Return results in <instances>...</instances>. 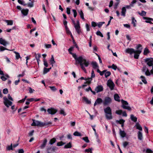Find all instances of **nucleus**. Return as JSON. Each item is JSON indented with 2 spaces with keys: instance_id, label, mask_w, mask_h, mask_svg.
I'll list each match as a JSON object with an SVG mask.
<instances>
[{
  "instance_id": "nucleus-1",
  "label": "nucleus",
  "mask_w": 153,
  "mask_h": 153,
  "mask_svg": "<svg viewBox=\"0 0 153 153\" xmlns=\"http://www.w3.org/2000/svg\"><path fill=\"white\" fill-rule=\"evenodd\" d=\"M142 45L139 44L136 46V49L137 50H135L132 48H127L125 50V51L126 53L131 55L134 53V57L135 59H137L139 58L140 54L142 52Z\"/></svg>"
},
{
  "instance_id": "nucleus-2",
  "label": "nucleus",
  "mask_w": 153,
  "mask_h": 153,
  "mask_svg": "<svg viewBox=\"0 0 153 153\" xmlns=\"http://www.w3.org/2000/svg\"><path fill=\"white\" fill-rule=\"evenodd\" d=\"M76 62L79 64L81 68L85 72H86V70L85 67H87L90 64L89 61L84 58L82 56L77 57L75 59Z\"/></svg>"
},
{
  "instance_id": "nucleus-3",
  "label": "nucleus",
  "mask_w": 153,
  "mask_h": 153,
  "mask_svg": "<svg viewBox=\"0 0 153 153\" xmlns=\"http://www.w3.org/2000/svg\"><path fill=\"white\" fill-rule=\"evenodd\" d=\"M105 116L107 119L111 120L112 119L111 109L109 107H107L104 109Z\"/></svg>"
},
{
  "instance_id": "nucleus-4",
  "label": "nucleus",
  "mask_w": 153,
  "mask_h": 153,
  "mask_svg": "<svg viewBox=\"0 0 153 153\" xmlns=\"http://www.w3.org/2000/svg\"><path fill=\"white\" fill-rule=\"evenodd\" d=\"M145 62L149 67L152 66V69L151 70L152 74H153V59L152 58H147L144 59Z\"/></svg>"
},
{
  "instance_id": "nucleus-5",
  "label": "nucleus",
  "mask_w": 153,
  "mask_h": 153,
  "mask_svg": "<svg viewBox=\"0 0 153 153\" xmlns=\"http://www.w3.org/2000/svg\"><path fill=\"white\" fill-rule=\"evenodd\" d=\"M121 102L122 104V107L123 108L127 109L129 111L131 110V108L128 106V103L126 101L122 100Z\"/></svg>"
},
{
  "instance_id": "nucleus-6",
  "label": "nucleus",
  "mask_w": 153,
  "mask_h": 153,
  "mask_svg": "<svg viewBox=\"0 0 153 153\" xmlns=\"http://www.w3.org/2000/svg\"><path fill=\"white\" fill-rule=\"evenodd\" d=\"M33 122L31 125L32 126H38L41 127H43V122L34 119L32 120Z\"/></svg>"
},
{
  "instance_id": "nucleus-7",
  "label": "nucleus",
  "mask_w": 153,
  "mask_h": 153,
  "mask_svg": "<svg viewBox=\"0 0 153 153\" xmlns=\"http://www.w3.org/2000/svg\"><path fill=\"white\" fill-rule=\"evenodd\" d=\"M107 84L111 90H113L114 89L115 84L111 79H109L108 81Z\"/></svg>"
},
{
  "instance_id": "nucleus-8",
  "label": "nucleus",
  "mask_w": 153,
  "mask_h": 153,
  "mask_svg": "<svg viewBox=\"0 0 153 153\" xmlns=\"http://www.w3.org/2000/svg\"><path fill=\"white\" fill-rule=\"evenodd\" d=\"M3 99L4 100V103L7 107L8 108L12 105V102L9 100L6 97H4Z\"/></svg>"
},
{
  "instance_id": "nucleus-9",
  "label": "nucleus",
  "mask_w": 153,
  "mask_h": 153,
  "mask_svg": "<svg viewBox=\"0 0 153 153\" xmlns=\"http://www.w3.org/2000/svg\"><path fill=\"white\" fill-rule=\"evenodd\" d=\"M142 70V72H144L145 75L146 76H150L152 74L151 71H149L148 68L146 66H144Z\"/></svg>"
},
{
  "instance_id": "nucleus-10",
  "label": "nucleus",
  "mask_w": 153,
  "mask_h": 153,
  "mask_svg": "<svg viewBox=\"0 0 153 153\" xmlns=\"http://www.w3.org/2000/svg\"><path fill=\"white\" fill-rule=\"evenodd\" d=\"M74 27L77 33L78 34H80V33L81 32V31L80 29V27L79 21L77 20V25H75Z\"/></svg>"
},
{
  "instance_id": "nucleus-11",
  "label": "nucleus",
  "mask_w": 153,
  "mask_h": 153,
  "mask_svg": "<svg viewBox=\"0 0 153 153\" xmlns=\"http://www.w3.org/2000/svg\"><path fill=\"white\" fill-rule=\"evenodd\" d=\"M111 99L108 97H106L105 98L103 104L104 105H107L111 103Z\"/></svg>"
},
{
  "instance_id": "nucleus-12",
  "label": "nucleus",
  "mask_w": 153,
  "mask_h": 153,
  "mask_svg": "<svg viewBox=\"0 0 153 153\" xmlns=\"http://www.w3.org/2000/svg\"><path fill=\"white\" fill-rule=\"evenodd\" d=\"M57 149L56 147H49L47 149V153H52Z\"/></svg>"
},
{
  "instance_id": "nucleus-13",
  "label": "nucleus",
  "mask_w": 153,
  "mask_h": 153,
  "mask_svg": "<svg viewBox=\"0 0 153 153\" xmlns=\"http://www.w3.org/2000/svg\"><path fill=\"white\" fill-rule=\"evenodd\" d=\"M74 48V47H71L68 49V51L69 53L72 55L73 57L74 58V59L75 60L76 59L77 57L76 55V53H73L72 52H71V51L73 50Z\"/></svg>"
},
{
  "instance_id": "nucleus-14",
  "label": "nucleus",
  "mask_w": 153,
  "mask_h": 153,
  "mask_svg": "<svg viewBox=\"0 0 153 153\" xmlns=\"http://www.w3.org/2000/svg\"><path fill=\"white\" fill-rule=\"evenodd\" d=\"M47 111L49 114H53L56 112L57 110L54 108H48L47 110Z\"/></svg>"
},
{
  "instance_id": "nucleus-15",
  "label": "nucleus",
  "mask_w": 153,
  "mask_h": 153,
  "mask_svg": "<svg viewBox=\"0 0 153 153\" xmlns=\"http://www.w3.org/2000/svg\"><path fill=\"white\" fill-rule=\"evenodd\" d=\"M143 19L144 20H146L145 22L147 23H149L150 24H152L153 23L151 22L153 20V19L152 18L143 17Z\"/></svg>"
},
{
  "instance_id": "nucleus-16",
  "label": "nucleus",
  "mask_w": 153,
  "mask_h": 153,
  "mask_svg": "<svg viewBox=\"0 0 153 153\" xmlns=\"http://www.w3.org/2000/svg\"><path fill=\"white\" fill-rule=\"evenodd\" d=\"M0 44L4 46L9 44V43L2 38H0Z\"/></svg>"
},
{
  "instance_id": "nucleus-17",
  "label": "nucleus",
  "mask_w": 153,
  "mask_h": 153,
  "mask_svg": "<svg viewBox=\"0 0 153 153\" xmlns=\"http://www.w3.org/2000/svg\"><path fill=\"white\" fill-rule=\"evenodd\" d=\"M103 90V87L102 85H98L95 89V90L97 93Z\"/></svg>"
},
{
  "instance_id": "nucleus-18",
  "label": "nucleus",
  "mask_w": 153,
  "mask_h": 153,
  "mask_svg": "<svg viewBox=\"0 0 153 153\" xmlns=\"http://www.w3.org/2000/svg\"><path fill=\"white\" fill-rule=\"evenodd\" d=\"M102 100L100 98H98L95 101L94 106H95L99 104L102 102Z\"/></svg>"
},
{
  "instance_id": "nucleus-19",
  "label": "nucleus",
  "mask_w": 153,
  "mask_h": 153,
  "mask_svg": "<svg viewBox=\"0 0 153 153\" xmlns=\"http://www.w3.org/2000/svg\"><path fill=\"white\" fill-rule=\"evenodd\" d=\"M125 121L123 119H120L119 120H116V123H119L121 124V126L122 127H123L124 126V123Z\"/></svg>"
},
{
  "instance_id": "nucleus-20",
  "label": "nucleus",
  "mask_w": 153,
  "mask_h": 153,
  "mask_svg": "<svg viewBox=\"0 0 153 153\" xmlns=\"http://www.w3.org/2000/svg\"><path fill=\"white\" fill-rule=\"evenodd\" d=\"M120 134L122 138L126 137V133L124 131H122L121 129H120Z\"/></svg>"
},
{
  "instance_id": "nucleus-21",
  "label": "nucleus",
  "mask_w": 153,
  "mask_h": 153,
  "mask_svg": "<svg viewBox=\"0 0 153 153\" xmlns=\"http://www.w3.org/2000/svg\"><path fill=\"white\" fill-rule=\"evenodd\" d=\"M47 142V140L46 139H45L43 140L42 143L40 147L41 149H43L45 147Z\"/></svg>"
},
{
  "instance_id": "nucleus-22",
  "label": "nucleus",
  "mask_w": 153,
  "mask_h": 153,
  "mask_svg": "<svg viewBox=\"0 0 153 153\" xmlns=\"http://www.w3.org/2000/svg\"><path fill=\"white\" fill-rule=\"evenodd\" d=\"M137 137L139 140H141L143 139L142 133L140 131H139L137 133Z\"/></svg>"
},
{
  "instance_id": "nucleus-23",
  "label": "nucleus",
  "mask_w": 153,
  "mask_h": 153,
  "mask_svg": "<svg viewBox=\"0 0 153 153\" xmlns=\"http://www.w3.org/2000/svg\"><path fill=\"white\" fill-rule=\"evenodd\" d=\"M21 13L24 16H27L29 10L28 9H22L21 10Z\"/></svg>"
},
{
  "instance_id": "nucleus-24",
  "label": "nucleus",
  "mask_w": 153,
  "mask_h": 153,
  "mask_svg": "<svg viewBox=\"0 0 153 153\" xmlns=\"http://www.w3.org/2000/svg\"><path fill=\"white\" fill-rule=\"evenodd\" d=\"M10 78L9 76L7 74L5 75L4 74V75H2L1 76V78L3 81H5L7 79V78Z\"/></svg>"
},
{
  "instance_id": "nucleus-25",
  "label": "nucleus",
  "mask_w": 153,
  "mask_h": 153,
  "mask_svg": "<svg viewBox=\"0 0 153 153\" xmlns=\"http://www.w3.org/2000/svg\"><path fill=\"white\" fill-rule=\"evenodd\" d=\"M114 99L115 101L120 102V97L117 94H115L114 95Z\"/></svg>"
},
{
  "instance_id": "nucleus-26",
  "label": "nucleus",
  "mask_w": 153,
  "mask_h": 153,
  "mask_svg": "<svg viewBox=\"0 0 153 153\" xmlns=\"http://www.w3.org/2000/svg\"><path fill=\"white\" fill-rule=\"evenodd\" d=\"M126 9L125 7H123L122 9L121 12V15L125 17L126 16Z\"/></svg>"
},
{
  "instance_id": "nucleus-27",
  "label": "nucleus",
  "mask_w": 153,
  "mask_h": 153,
  "mask_svg": "<svg viewBox=\"0 0 153 153\" xmlns=\"http://www.w3.org/2000/svg\"><path fill=\"white\" fill-rule=\"evenodd\" d=\"M92 67L94 69H96L98 68V66L97 63L96 62H92L91 63Z\"/></svg>"
},
{
  "instance_id": "nucleus-28",
  "label": "nucleus",
  "mask_w": 153,
  "mask_h": 153,
  "mask_svg": "<svg viewBox=\"0 0 153 153\" xmlns=\"http://www.w3.org/2000/svg\"><path fill=\"white\" fill-rule=\"evenodd\" d=\"M82 99L85 102L86 104H90L91 103V101L89 100L87 98L85 97H82Z\"/></svg>"
},
{
  "instance_id": "nucleus-29",
  "label": "nucleus",
  "mask_w": 153,
  "mask_h": 153,
  "mask_svg": "<svg viewBox=\"0 0 153 153\" xmlns=\"http://www.w3.org/2000/svg\"><path fill=\"white\" fill-rule=\"evenodd\" d=\"M135 126L136 127V128L139 130L140 131H142V128L139 123H136Z\"/></svg>"
},
{
  "instance_id": "nucleus-30",
  "label": "nucleus",
  "mask_w": 153,
  "mask_h": 153,
  "mask_svg": "<svg viewBox=\"0 0 153 153\" xmlns=\"http://www.w3.org/2000/svg\"><path fill=\"white\" fill-rule=\"evenodd\" d=\"M130 118L132 121L134 122H136L137 121V118L134 117L133 114H131V115Z\"/></svg>"
},
{
  "instance_id": "nucleus-31",
  "label": "nucleus",
  "mask_w": 153,
  "mask_h": 153,
  "mask_svg": "<svg viewBox=\"0 0 153 153\" xmlns=\"http://www.w3.org/2000/svg\"><path fill=\"white\" fill-rule=\"evenodd\" d=\"M137 13L140 16H146V13L145 11L143 10L142 11L141 13H140V12H137Z\"/></svg>"
},
{
  "instance_id": "nucleus-32",
  "label": "nucleus",
  "mask_w": 153,
  "mask_h": 153,
  "mask_svg": "<svg viewBox=\"0 0 153 153\" xmlns=\"http://www.w3.org/2000/svg\"><path fill=\"white\" fill-rule=\"evenodd\" d=\"M71 147V143L70 142L64 146V148L65 149L70 148Z\"/></svg>"
},
{
  "instance_id": "nucleus-33",
  "label": "nucleus",
  "mask_w": 153,
  "mask_h": 153,
  "mask_svg": "<svg viewBox=\"0 0 153 153\" xmlns=\"http://www.w3.org/2000/svg\"><path fill=\"white\" fill-rule=\"evenodd\" d=\"M150 53V51L148 48H146L144 50L143 54L144 55H147L148 53Z\"/></svg>"
},
{
  "instance_id": "nucleus-34",
  "label": "nucleus",
  "mask_w": 153,
  "mask_h": 153,
  "mask_svg": "<svg viewBox=\"0 0 153 153\" xmlns=\"http://www.w3.org/2000/svg\"><path fill=\"white\" fill-rule=\"evenodd\" d=\"M50 62L51 64L52 65V66H53V65L55 63V61H54V58L53 55L51 56V57L50 60Z\"/></svg>"
},
{
  "instance_id": "nucleus-35",
  "label": "nucleus",
  "mask_w": 153,
  "mask_h": 153,
  "mask_svg": "<svg viewBox=\"0 0 153 153\" xmlns=\"http://www.w3.org/2000/svg\"><path fill=\"white\" fill-rule=\"evenodd\" d=\"M140 78L141 79L142 81L144 83V84H147V82L145 76H140Z\"/></svg>"
},
{
  "instance_id": "nucleus-36",
  "label": "nucleus",
  "mask_w": 153,
  "mask_h": 153,
  "mask_svg": "<svg viewBox=\"0 0 153 153\" xmlns=\"http://www.w3.org/2000/svg\"><path fill=\"white\" fill-rule=\"evenodd\" d=\"M106 71V70H104L102 71H100L99 69H98L97 70V71L98 73H100V75L101 76H102L105 73Z\"/></svg>"
},
{
  "instance_id": "nucleus-37",
  "label": "nucleus",
  "mask_w": 153,
  "mask_h": 153,
  "mask_svg": "<svg viewBox=\"0 0 153 153\" xmlns=\"http://www.w3.org/2000/svg\"><path fill=\"white\" fill-rule=\"evenodd\" d=\"M108 67L109 68H112L114 70H116L117 68V66L114 65V64H113L111 66H108Z\"/></svg>"
},
{
  "instance_id": "nucleus-38",
  "label": "nucleus",
  "mask_w": 153,
  "mask_h": 153,
  "mask_svg": "<svg viewBox=\"0 0 153 153\" xmlns=\"http://www.w3.org/2000/svg\"><path fill=\"white\" fill-rule=\"evenodd\" d=\"M136 22V20L134 18V17H132V24H133V26L134 27H136V24L135 23Z\"/></svg>"
},
{
  "instance_id": "nucleus-39",
  "label": "nucleus",
  "mask_w": 153,
  "mask_h": 153,
  "mask_svg": "<svg viewBox=\"0 0 153 153\" xmlns=\"http://www.w3.org/2000/svg\"><path fill=\"white\" fill-rule=\"evenodd\" d=\"M79 14L80 15V17L83 20H85V19L84 17V14L82 10H81L79 12Z\"/></svg>"
},
{
  "instance_id": "nucleus-40",
  "label": "nucleus",
  "mask_w": 153,
  "mask_h": 153,
  "mask_svg": "<svg viewBox=\"0 0 153 153\" xmlns=\"http://www.w3.org/2000/svg\"><path fill=\"white\" fill-rule=\"evenodd\" d=\"M56 141V139L55 138H53L49 142V143L51 145H52Z\"/></svg>"
},
{
  "instance_id": "nucleus-41",
  "label": "nucleus",
  "mask_w": 153,
  "mask_h": 153,
  "mask_svg": "<svg viewBox=\"0 0 153 153\" xmlns=\"http://www.w3.org/2000/svg\"><path fill=\"white\" fill-rule=\"evenodd\" d=\"M73 135L75 136H82L81 134L80 133H79L77 131H76L74 133Z\"/></svg>"
},
{
  "instance_id": "nucleus-42",
  "label": "nucleus",
  "mask_w": 153,
  "mask_h": 153,
  "mask_svg": "<svg viewBox=\"0 0 153 153\" xmlns=\"http://www.w3.org/2000/svg\"><path fill=\"white\" fill-rule=\"evenodd\" d=\"M87 81L85 83H88L89 84L91 83V81L92 80V78L91 77L88 78H87Z\"/></svg>"
},
{
  "instance_id": "nucleus-43",
  "label": "nucleus",
  "mask_w": 153,
  "mask_h": 153,
  "mask_svg": "<svg viewBox=\"0 0 153 153\" xmlns=\"http://www.w3.org/2000/svg\"><path fill=\"white\" fill-rule=\"evenodd\" d=\"M35 57L37 60H39L40 58L41 57V55L39 53L35 54Z\"/></svg>"
},
{
  "instance_id": "nucleus-44",
  "label": "nucleus",
  "mask_w": 153,
  "mask_h": 153,
  "mask_svg": "<svg viewBox=\"0 0 153 153\" xmlns=\"http://www.w3.org/2000/svg\"><path fill=\"white\" fill-rule=\"evenodd\" d=\"M5 21L7 23V25H12L13 24V21L12 20H5Z\"/></svg>"
},
{
  "instance_id": "nucleus-45",
  "label": "nucleus",
  "mask_w": 153,
  "mask_h": 153,
  "mask_svg": "<svg viewBox=\"0 0 153 153\" xmlns=\"http://www.w3.org/2000/svg\"><path fill=\"white\" fill-rule=\"evenodd\" d=\"M111 74V73L110 71H107L105 73V76L106 78L107 77L110 76Z\"/></svg>"
},
{
  "instance_id": "nucleus-46",
  "label": "nucleus",
  "mask_w": 153,
  "mask_h": 153,
  "mask_svg": "<svg viewBox=\"0 0 153 153\" xmlns=\"http://www.w3.org/2000/svg\"><path fill=\"white\" fill-rule=\"evenodd\" d=\"M49 71V69H48V68H47L46 67L44 68L43 71V74H45Z\"/></svg>"
},
{
  "instance_id": "nucleus-47",
  "label": "nucleus",
  "mask_w": 153,
  "mask_h": 153,
  "mask_svg": "<svg viewBox=\"0 0 153 153\" xmlns=\"http://www.w3.org/2000/svg\"><path fill=\"white\" fill-rule=\"evenodd\" d=\"M65 29H66V32L68 34H71V37L73 38L72 35L71 31L69 30L68 27H65Z\"/></svg>"
},
{
  "instance_id": "nucleus-48",
  "label": "nucleus",
  "mask_w": 153,
  "mask_h": 153,
  "mask_svg": "<svg viewBox=\"0 0 153 153\" xmlns=\"http://www.w3.org/2000/svg\"><path fill=\"white\" fill-rule=\"evenodd\" d=\"M96 34L97 36H100L101 37H103V34L101 33V32L100 31H99V30H98V31H97V32H96Z\"/></svg>"
},
{
  "instance_id": "nucleus-49",
  "label": "nucleus",
  "mask_w": 153,
  "mask_h": 153,
  "mask_svg": "<svg viewBox=\"0 0 153 153\" xmlns=\"http://www.w3.org/2000/svg\"><path fill=\"white\" fill-rule=\"evenodd\" d=\"M16 54V58L17 59H19V58H20V55L19 53L16 52V51L14 52Z\"/></svg>"
},
{
  "instance_id": "nucleus-50",
  "label": "nucleus",
  "mask_w": 153,
  "mask_h": 153,
  "mask_svg": "<svg viewBox=\"0 0 153 153\" xmlns=\"http://www.w3.org/2000/svg\"><path fill=\"white\" fill-rule=\"evenodd\" d=\"M82 139L84 140L86 143H88L89 142V140L88 139V138L87 137H82Z\"/></svg>"
},
{
  "instance_id": "nucleus-51",
  "label": "nucleus",
  "mask_w": 153,
  "mask_h": 153,
  "mask_svg": "<svg viewBox=\"0 0 153 153\" xmlns=\"http://www.w3.org/2000/svg\"><path fill=\"white\" fill-rule=\"evenodd\" d=\"M115 113L118 115H121L122 114V111L121 110H116L115 111Z\"/></svg>"
},
{
  "instance_id": "nucleus-52",
  "label": "nucleus",
  "mask_w": 153,
  "mask_h": 153,
  "mask_svg": "<svg viewBox=\"0 0 153 153\" xmlns=\"http://www.w3.org/2000/svg\"><path fill=\"white\" fill-rule=\"evenodd\" d=\"M65 144V143H63L62 141H60L57 143V146H62Z\"/></svg>"
},
{
  "instance_id": "nucleus-53",
  "label": "nucleus",
  "mask_w": 153,
  "mask_h": 153,
  "mask_svg": "<svg viewBox=\"0 0 153 153\" xmlns=\"http://www.w3.org/2000/svg\"><path fill=\"white\" fill-rule=\"evenodd\" d=\"M123 147L125 148L126 146L128 145L129 144V142H127V141H125L123 143Z\"/></svg>"
},
{
  "instance_id": "nucleus-54",
  "label": "nucleus",
  "mask_w": 153,
  "mask_h": 153,
  "mask_svg": "<svg viewBox=\"0 0 153 153\" xmlns=\"http://www.w3.org/2000/svg\"><path fill=\"white\" fill-rule=\"evenodd\" d=\"M52 123L51 122H48L47 123H43V127L49 125L51 124Z\"/></svg>"
},
{
  "instance_id": "nucleus-55",
  "label": "nucleus",
  "mask_w": 153,
  "mask_h": 153,
  "mask_svg": "<svg viewBox=\"0 0 153 153\" xmlns=\"http://www.w3.org/2000/svg\"><path fill=\"white\" fill-rule=\"evenodd\" d=\"M105 23L104 22H99L97 24V26L99 27H100L103 24Z\"/></svg>"
},
{
  "instance_id": "nucleus-56",
  "label": "nucleus",
  "mask_w": 153,
  "mask_h": 153,
  "mask_svg": "<svg viewBox=\"0 0 153 153\" xmlns=\"http://www.w3.org/2000/svg\"><path fill=\"white\" fill-rule=\"evenodd\" d=\"M49 88L53 91H55L57 90V89L55 86H49Z\"/></svg>"
},
{
  "instance_id": "nucleus-57",
  "label": "nucleus",
  "mask_w": 153,
  "mask_h": 153,
  "mask_svg": "<svg viewBox=\"0 0 153 153\" xmlns=\"http://www.w3.org/2000/svg\"><path fill=\"white\" fill-rule=\"evenodd\" d=\"M18 2L19 4L23 5L24 6H25L27 5V4L25 3V2L24 1L21 0L20 1H18Z\"/></svg>"
},
{
  "instance_id": "nucleus-58",
  "label": "nucleus",
  "mask_w": 153,
  "mask_h": 153,
  "mask_svg": "<svg viewBox=\"0 0 153 153\" xmlns=\"http://www.w3.org/2000/svg\"><path fill=\"white\" fill-rule=\"evenodd\" d=\"M44 65V66L46 67H47L48 66V64L47 62L45 60V59H43Z\"/></svg>"
},
{
  "instance_id": "nucleus-59",
  "label": "nucleus",
  "mask_w": 153,
  "mask_h": 153,
  "mask_svg": "<svg viewBox=\"0 0 153 153\" xmlns=\"http://www.w3.org/2000/svg\"><path fill=\"white\" fill-rule=\"evenodd\" d=\"M137 2V0H133V1L131 2V3L130 4V5L133 7L134 6L133 4Z\"/></svg>"
},
{
  "instance_id": "nucleus-60",
  "label": "nucleus",
  "mask_w": 153,
  "mask_h": 153,
  "mask_svg": "<svg viewBox=\"0 0 153 153\" xmlns=\"http://www.w3.org/2000/svg\"><path fill=\"white\" fill-rule=\"evenodd\" d=\"M7 149L8 150H12L13 147L12 144H11L10 146H8Z\"/></svg>"
},
{
  "instance_id": "nucleus-61",
  "label": "nucleus",
  "mask_w": 153,
  "mask_h": 153,
  "mask_svg": "<svg viewBox=\"0 0 153 153\" xmlns=\"http://www.w3.org/2000/svg\"><path fill=\"white\" fill-rule=\"evenodd\" d=\"M72 11L74 13V17L75 18L77 16V13L76 10H75L73 9L72 10Z\"/></svg>"
},
{
  "instance_id": "nucleus-62",
  "label": "nucleus",
  "mask_w": 153,
  "mask_h": 153,
  "mask_svg": "<svg viewBox=\"0 0 153 153\" xmlns=\"http://www.w3.org/2000/svg\"><path fill=\"white\" fill-rule=\"evenodd\" d=\"M27 6L28 7H33V2L29 3L27 4Z\"/></svg>"
},
{
  "instance_id": "nucleus-63",
  "label": "nucleus",
  "mask_w": 153,
  "mask_h": 153,
  "mask_svg": "<svg viewBox=\"0 0 153 153\" xmlns=\"http://www.w3.org/2000/svg\"><path fill=\"white\" fill-rule=\"evenodd\" d=\"M45 47L46 48H51V44H45Z\"/></svg>"
},
{
  "instance_id": "nucleus-64",
  "label": "nucleus",
  "mask_w": 153,
  "mask_h": 153,
  "mask_svg": "<svg viewBox=\"0 0 153 153\" xmlns=\"http://www.w3.org/2000/svg\"><path fill=\"white\" fill-rule=\"evenodd\" d=\"M60 113L61 114H62L64 116H65L66 115V114L65 113L63 109H61L60 111Z\"/></svg>"
}]
</instances>
